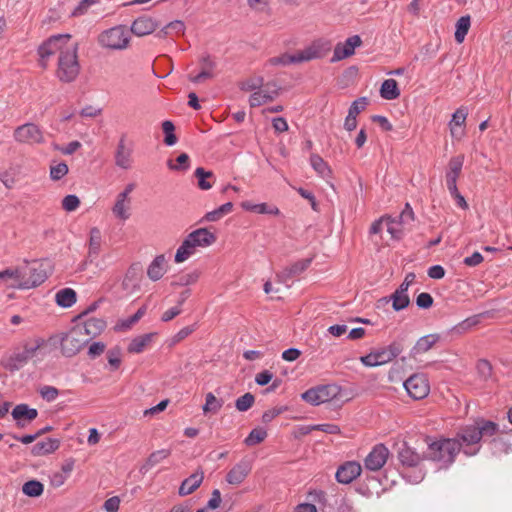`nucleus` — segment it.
Instances as JSON below:
<instances>
[{"label": "nucleus", "instance_id": "e2e57ef3", "mask_svg": "<svg viewBox=\"0 0 512 512\" xmlns=\"http://www.w3.org/2000/svg\"><path fill=\"white\" fill-rule=\"evenodd\" d=\"M403 478L411 483V484H418L424 479V472L421 469H416L413 471H404L402 472Z\"/></svg>", "mask_w": 512, "mask_h": 512}, {"label": "nucleus", "instance_id": "c756f323", "mask_svg": "<svg viewBox=\"0 0 512 512\" xmlns=\"http://www.w3.org/2000/svg\"><path fill=\"white\" fill-rule=\"evenodd\" d=\"M122 287L128 292L139 288V267L137 265L129 267L122 281Z\"/></svg>", "mask_w": 512, "mask_h": 512}, {"label": "nucleus", "instance_id": "72a5a7b5", "mask_svg": "<svg viewBox=\"0 0 512 512\" xmlns=\"http://www.w3.org/2000/svg\"><path fill=\"white\" fill-rule=\"evenodd\" d=\"M480 323V315L470 316L463 321L454 325L448 333H452L455 335H462L466 332L470 331L473 327L477 326Z\"/></svg>", "mask_w": 512, "mask_h": 512}, {"label": "nucleus", "instance_id": "a18cd8bd", "mask_svg": "<svg viewBox=\"0 0 512 512\" xmlns=\"http://www.w3.org/2000/svg\"><path fill=\"white\" fill-rule=\"evenodd\" d=\"M152 337L153 334L149 333L134 338L128 346V351L131 353L142 352L144 348L151 342Z\"/></svg>", "mask_w": 512, "mask_h": 512}, {"label": "nucleus", "instance_id": "f704fd0d", "mask_svg": "<svg viewBox=\"0 0 512 512\" xmlns=\"http://www.w3.org/2000/svg\"><path fill=\"white\" fill-rule=\"evenodd\" d=\"M216 241L214 233L206 228H199L194 230V247H208Z\"/></svg>", "mask_w": 512, "mask_h": 512}, {"label": "nucleus", "instance_id": "2f4dec72", "mask_svg": "<svg viewBox=\"0 0 512 512\" xmlns=\"http://www.w3.org/2000/svg\"><path fill=\"white\" fill-rule=\"evenodd\" d=\"M440 339L438 334H428L418 339L414 345L412 352L414 354H422L430 350Z\"/></svg>", "mask_w": 512, "mask_h": 512}, {"label": "nucleus", "instance_id": "b1692460", "mask_svg": "<svg viewBox=\"0 0 512 512\" xmlns=\"http://www.w3.org/2000/svg\"><path fill=\"white\" fill-rule=\"evenodd\" d=\"M468 111L464 107L458 108L452 115V119L449 122V128L451 136L454 138H461L464 135V127Z\"/></svg>", "mask_w": 512, "mask_h": 512}, {"label": "nucleus", "instance_id": "2eb2a0df", "mask_svg": "<svg viewBox=\"0 0 512 512\" xmlns=\"http://www.w3.org/2000/svg\"><path fill=\"white\" fill-rule=\"evenodd\" d=\"M11 415L16 426L23 429L37 418L38 411L35 408H30L27 404H18L13 408Z\"/></svg>", "mask_w": 512, "mask_h": 512}, {"label": "nucleus", "instance_id": "f8f14e48", "mask_svg": "<svg viewBox=\"0 0 512 512\" xmlns=\"http://www.w3.org/2000/svg\"><path fill=\"white\" fill-rule=\"evenodd\" d=\"M252 461L248 458L241 459L226 474V482L230 485H240L250 474Z\"/></svg>", "mask_w": 512, "mask_h": 512}, {"label": "nucleus", "instance_id": "e433bc0d", "mask_svg": "<svg viewBox=\"0 0 512 512\" xmlns=\"http://www.w3.org/2000/svg\"><path fill=\"white\" fill-rule=\"evenodd\" d=\"M194 176L198 179V186L201 190H209L215 183V177L211 171H206L202 167L194 170Z\"/></svg>", "mask_w": 512, "mask_h": 512}, {"label": "nucleus", "instance_id": "de8ad7c7", "mask_svg": "<svg viewBox=\"0 0 512 512\" xmlns=\"http://www.w3.org/2000/svg\"><path fill=\"white\" fill-rule=\"evenodd\" d=\"M167 166L173 171H186L190 166V157L187 153H182L175 159V161L169 159L167 161Z\"/></svg>", "mask_w": 512, "mask_h": 512}, {"label": "nucleus", "instance_id": "a19ab883", "mask_svg": "<svg viewBox=\"0 0 512 512\" xmlns=\"http://www.w3.org/2000/svg\"><path fill=\"white\" fill-rule=\"evenodd\" d=\"M233 204L231 202L224 203L217 209L213 211L207 212L205 216L200 220V222H215L221 219L224 215L230 213L232 211Z\"/></svg>", "mask_w": 512, "mask_h": 512}, {"label": "nucleus", "instance_id": "864d4df0", "mask_svg": "<svg viewBox=\"0 0 512 512\" xmlns=\"http://www.w3.org/2000/svg\"><path fill=\"white\" fill-rule=\"evenodd\" d=\"M222 405H223V402L221 400L217 399L213 395V393L210 392L206 395V401L202 408H203L204 413H209V412L216 413L218 410H220Z\"/></svg>", "mask_w": 512, "mask_h": 512}, {"label": "nucleus", "instance_id": "052dcab7", "mask_svg": "<svg viewBox=\"0 0 512 512\" xmlns=\"http://www.w3.org/2000/svg\"><path fill=\"white\" fill-rule=\"evenodd\" d=\"M477 372L482 380H488L492 375V366L489 361L481 359L477 363Z\"/></svg>", "mask_w": 512, "mask_h": 512}, {"label": "nucleus", "instance_id": "bf43d9fd", "mask_svg": "<svg viewBox=\"0 0 512 512\" xmlns=\"http://www.w3.org/2000/svg\"><path fill=\"white\" fill-rule=\"evenodd\" d=\"M368 104L367 97H360L352 102L349 107L348 114L357 117L363 110H365Z\"/></svg>", "mask_w": 512, "mask_h": 512}, {"label": "nucleus", "instance_id": "4be33fe9", "mask_svg": "<svg viewBox=\"0 0 512 512\" xmlns=\"http://www.w3.org/2000/svg\"><path fill=\"white\" fill-rule=\"evenodd\" d=\"M157 27L158 24L153 18L143 15L133 21L131 32L138 37H142L151 34Z\"/></svg>", "mask_w": 512, "mask_h": 512}, {"label": "nucleus", "instance_id": "774afa93", "mask_svg": "<svg viewBox=\"0 0 512 512\" xmlns=\"http://www.w3.org/2000/svg\"><path fill=\"white\" fill-rule=\"evenodd\" d=\"M414 218L415 214L409 203L405 204L400 215L397 217V219L400 221L402 225L414 221Z\"/></svg>", "mask_w": 512, "mask_h": 512}, {"label": "nucleus", "instance_id": "13d9d810", "mask_svg": "<svg viewBox=\"0 0 512 512\" xmlns=\"http://www.w3.org/2000/svg\"><path fill=\"white\" fill-rule=\"evenodd\" d=\"M69 169L66 163L61 162L50 168V178L54 181L62 179L67 173Z\"/></svg>", "mask_w": 512, "mask_h": 512}, {"label": "nucleus", "instance_id": "37998d69", "mask_svg": "<svg viewBox=\"0 0 512 512\" xmlns=\"http://www.w3.org/2000/svg\"><path fill=\"white\" fill-rule=\"evenodd\" d=\"M470 17L468 15L462 16L458 19L456 23V30H455V41L460 44L464 41L465 36L468 33V30L470 28Z\"/></svg>", "mask_w": 512, "mask_h": 512}, {"label": "nucleus", "instance_id": "69168bd1", "mask_svg": "<svg viewBox=\"0 0 512 512\" xmlns=\"http://www.w3.org/2000/svg\"><path fill=\"white\" fill-rule=\"evenodd\" d=\"M107 359H108V363L111 366L112 370L118 369L120 364H121V352H120V349H118V348L110 349L107 352Z\"/></svg>", "mask_w": 512, "mask_h": 512}, {"label": "nucleus", "instance_id": "1a4fd4ad", "mask_svg": "<svg viewBox=\"0 0 512 512\" xmlns=\"http://www.w3.org/2000/svg\"><path fill=\"white\" fill-rule=\"evenodd\" d=\"M43 341L37 340L36 344L24 346V349L20 352H16L11 355L7 361L6 368L10 371H17L21 369L24 365L28 363L30 359H32L37 350L41 347Z\"/></svg>", "mask_w": 512, "mask_h": 512}, {"label": "nucleus", "instance_id": "a878e982", "mask_svg": "<svg viewBox=\"0 0 512 512\" xmlns=\"http://www.w3.org/2000/svg\"><path fill=\"white\" fill-rule=\"evenodd\" d=\"M464 164V155H457L450 159L446 171V183H457Z\"/></svg>", "mask_w": 512, "mask_h": 512}, {"label": "nucleus", "instance_id": "4d7b16f0", "mask_svg": "<svg viewBox=\"0 0 512 512\" xmlns=\"http://www.w3.org/2000/svg\"><path fill=\"white\" fill-rule=\"evenodd\" d=\"M269 64L274 66H286L289 64H297L296 57L294 54H282L280 56L272 57L269 59Z\"/></svg>", "mask_w": 512, "mask_h": 512}, {"label": "nucleus", "instance_id": "7c9ffc66", "mask_svg": "<svg viewBox=\"0 0 512 512\" xmlns=\"http://www.w3.org/2000/svg\"><path fill=\"white\" fill-rule=\"evenodd\" d=\"M77 294L72 288H63L55 295V301L58 306L69 308L76 303Z\"/></svg>", "mask_w": 512, "mask_h": 512}, {"label": "nucleus", "instance_id": "8fccbe9b", "mask_svg": "<svg viewBox=\"0 0 512 512\" xmlns=\"http://www.w3.org/2000/svg\"><path fill=\"white\" fill-rule=\"evenodd\" d=\"M266 437L267 431L264 428H254L244 442L247 446H254L264 441Z\"/></svg>", "mask_w": 512, "mask_h": 512}, {"label": "nucleus", "instance_id": "412c9836", "mask_svg": "<svg viewBox=\"0 0 512 512\" xmlns=\"http://www.w3.org/2000/svg\"><path fill=\"white\" fill-rule=\"evenodd\" d=\"M278 95V89L270 88V85H264L252 93L249 97V104L251 107H259L267 102L274 100Z\"/></svg>", "mask_w": 512, "mask_h": 512}, {"label": "nucleus", "instance_id": "f03ea898", "mask_svg": "<svg viewBox=\"0 0 512 512\" xmlns=\"http://www.w3.org/2000/svg\"><path fill=\"white\" fill-rule=\"evenodd\" d=\"M79 72L78 43H74L71 47L61 50L56 75L61 82L71 83L77 78Z\"/></svg>", "mask_w": 512, "mask_h": 512}, {"label": "nucleus", "instance_id": "20e7f679", "mask_svg": "<svg viewBox=\"0 0 512 512\" xmlns=\"http://www.w3.org/2000/svg\"><path fill=\"white\" fill-rule=\"evenodd\" d=\"M129 40V33L122 25L107 29L98 37V42L102 47L112 50H123L127 48Z\"/></svg>", "mask_w": 512, "mask_h": 512}, {"label": "nucleus", "instance_id": "ddd939ff", "mask_svg": "<svg viewBox=\"0 0 512 512\" xmlns=\"http://www.w3.org/2000/svg\"><path fill=\"white\" fill-rule=\"evenodd\" d=\"M361 44L362 40L359 35L348 37L345 42H340L335 46L331 62H338L352 56L355 49Z\"/></svg>", "mask_w": 512, "mask_h": 512}, {"label": "nucleus", "instance_id": "9d476101", "mask_svg": "<svg viewBox=\"0 0 512 512\" xmlns=\"http://www.w3.org/2000/svg\"><path fill=\"white\" fill-rule=\"evenodd\" d=\"M197 70L194 71V83H203L216 76L217 65L209 54L203 53L198 58Z\"/></svg>", "mask_w": 512, "mask_h": 512}, {"label": "nucleus", "instance_id": "c85d7f7f", "mask_svg": "<svg viewBox=\"0 0 512 512\" xmlns=\"http://www.w3.org/2000/svg\"><path fill=\"white\" fill-rule=\"evenodd\" d=\"M60 446V441L54 438H47L43 441L36 443L31 452L34 456H43L49 453L54 452Z\"/></svg>", "mask_w": 512, "mask_h": 512}, {"label": "nucleus", "instance_id": "aec40b11", "mask_svg": "<svg viewBox=\"0 0 512 512\" xmlns=\"http://www.w3.org/2000/svg\"><path fill=\"white\" fill-rule=\"evenodd\" d=\"M76 326L80 328L85 338H89L90 341L102 333L106 327V321L102 318L91 317L82 324H77Z\"/></svg>", "mask_w": 512, "mask_h": 512}, {"label": "nucleus", "instance_id": "c9c22d12", "mask_svg": "<svg viewBox=\"0 0 512 512\" xmlns=\"http://www.w3.org/2000/svg\"><path fill=\"white\" fill-rule=\"evenodd\" d=\"M380 96L385 100L397 99L400 96V90L396 80H384L380 88Z\"/></svg>", "mask_w": 512, "mask_h": 512}, {"label": "nucleus", "instance_id": "58836bf2", "mask_svg": "<svg viewBox=\"0 0 512 512\" xmlns=\"http://www.w3.org/2000/svg\"><path fill=\"white\" fill-rule=\"evenodd\" d=\"M310 165L321 178L327 179L331 176L330 167L319 155L312 154L310 156Z\"/></svg>", "mask_w": 512, "mask_h": 512}, {"label": "nucleus", "instance_id": "338daca9", "mask_svg": "<svg viewBox=\"0 0 512 512\" xmlns=\"http://www.w3.org/2000/svg\"><path fill=\"white\" fill-rule=\"evenodd\" d=\"M98 2H99V0H81L79 2V4L72 11V16L78 17L81 15H84L90 6H92Z\"/></svg>", "mask_w": 512, "mask_h": 512}, {"label": "nucleus", "instance_id": "3c124183", "mask_svg": "<svg viewBox=\"0 0 512 512\" xmlns=\"http://www.w3.org/2000/svg\"><path fill=\"white\" fill-rule=\"evenodd\" d=\"M101 246V233L99 229L92 228L90 231L89 255L97 256Z\"/></svg>", "mask_w": 512, "mask_h": 512}, {"label": "nucleus", "instance_id": "cd10ccee", "mask_svg": "<svg viewBox=\"0 0 512 512\" xmlns=\"http://www.w3.org/2000/svg\"><path fill=\"white\" fill-rule=\"evenodd\" d=\"M241 207L245 211L254 212L257 214H268V215H279L280 210L275 205H269L267 203H253L251 201H244L241 203Z\"/></svg>", "mask_w": 512, "mask_h": 512}, {"label": "nucleus", "instance_id": "f257e3e1", "mask_svg": "<svg viewBox=\"0 0 512 512\" xmlns=\"http://www.w3.org/2000/svg\"><path fill=\"white\" fill-rule=\"evenodd\" d=\"M497 423L477 419L474 423L463 426L454 439H441L428 445L426 457L438 465V469L448 468L456 455L462 451L466 456H474L481 449V440L496 435Z\"/></svg>", "mask_w": 512, "mask_h": 512}, {"label": "nucleus", "instance_id": "c03bdc74", "mask_svg": "<svg viewBox=\"0 0 512 512\" xmlns=\"http://www.w3.org/2000/svg\"><path fill=\"white\" fill-rule=\"evenodd\" d=\"M385 223L387 226V232L391 235L394 240H400L403 237L402 224L397 218L391 216H385Z\"/></svg>", "mask_w": 512, "mask_h": 512}, {"label": "nucleus", "instance_id": "423d86ee", "mask_svg": "<svg viewBox=\"0 0 512 512\" xmlns=\"http://www.w3.org/2000/svg\"><path fill=\"white\" fill-rule=\"evenodd\" d=\"M61 352L66 357L76 355L81 348L89 342V338H85L80 328L76 325L68 332L59 336Z\"/></svg>", "mask_w": 512, "mask_h": 512}, {"label": "nucleus", "instance_id": "39448f33", "mask_svg": "<svg viewBox=\"0 0 512 512\" xmlns=\"http://www.w3.org/2000/svg\"><path fill=\"white\" fill-rule=\"evenodd\" d=\"M47 279L43 265L39 262H32L21 266V278L17 284L19 289H30L39 286Z\"/></svg>", "mask_w": 512, "mask_h": 512}, {"label": "nucleus", "instance_id": "7ed1b4c3", "mask_svg": "<svg viewBox=\"0 0 512 512\" xmlns=\"http://www.w3.org/2000/svg\"><path fill=\"white\" fill-rule=\"evenodd\" d=\"M399 343L393 342L386 347L374 350L360 357V362L366 367H377L389 363L402 352Z\"/></svg>", "mask_w": 512, "mask_h": 512}, {"label": "nucleus", "instance_id": "dca6fc26", "mask_svg": "<svg viewBox=\"0 0 512 512\" xmlns=\"http://www.w3.org/2000/svg\"><path fill=\"white\" fill-rule=\"evenodd\" d=\"M327 50L328 47L324 42L315 41L303 50L296 52L294 55L297 63H302L323 57Z\"/></svg>", "mask_w": 512, "mask_h": 512}, {"label": "nucleus", "instance_id": "6e6d98bb", "mask_svg": "<svg viewBox=\"0 0 512 512\" xmlns=\"http://www.w3.org/2000/svg\"><path fill=\"white\" fill-rule=\"evenodd\" d=\"M255 401L254 396L251 393H245L239 397L235 402V407L240 412H245L251 408Z\"/></svg>", "mask_w": 512, "mask_h": 512}, {"label": "nucleus", "instance_id": "f3484780", "mask_svg": "<svg viewBox=\"0 0 512 512\" xmlns=\"http://www.w3.org/2000/svg\"><path fill=\"white\" fill-rule=\"evenodd\" d=\"M330 390L331 386L328 385L310 388L302 394V399L311 405L317 406L328 402L332 398Z\"/></svg>", "mask_w": 512, "mask_h": 512}, {"label": "nucleus", "instance_id": "393cba45", "mask_svg": "<svg viewBox=\"0 0 512 512\" xmlns=\"http://www.w3.org/2000/svg\"><path fill=\"white\" fill-rule=\"evenodd\" d=\"M398 459L403 466L414 468L420 463L421 456L413 448L403 444L399 449Z\"/></svg>", "mask_w": 512, "mask_h": 512}, {"label": "nucleus", "instance_id": "4468645a", "mask_svg": "<svg viewBox=\"0 0 512 512\" xmlns=\"http://www.w3.org/2000/svg\"><path fill=\"white\" fill-rule=\"evenodd\" d=\"M14 137L18 142L29 144L41 143L43 141L42 131L33 123H27L18 127L15 130Z\"/></svg>", "mask_w": 512, "mask_h": 512}, {"label": "nucleus", "instance_id": "bb28decb", "mask_svg": "<svg viewBox=\"0 0 512 512\" xmlns=\"http://www.w3.org/2000/svg\"><path fill=\"white\" fill-rule=\"evenodd\" d=\"M166 272V259L163 254L158 255L150 263L147 269V275L150 280L157 281L161 279Z\"/></svg>", "mask_w": 512, "mask_h": 512}, {"label": "nucleus", "instance_id": "5701e85b", "mask_svg": "<svg viewBox=\"0 0 512 512\" xmlns=\"http://www.w3.org/2000/svg\"><path fill=\"white\" fill-rule=\"evenodd\" d=\"M132 149L126 146L125 136H122L118 142L115 152V164L119 168L129 169L132 164Z\"/></svg>", "mask_w": 512, "mask_h": 512}, {"label": "nucleus", "instance_id": "5fc2aeb1", "mask_svg": "<svg viewBox=\"0 0 512 512\" xmlns=\"http://www.w3.org/2000/svg\"><path fill=\"white\" fill-rule=\"evenodd\" d=\"M21 278V266L17 268H7L3 271H0V280H8L12 279L14 281L11 284L12 287L17 288V284Z\"/></svg>", "mask_w": 512, "mask_h": 512}, {"label": "nucleus", "instance_id": "4c0bfd02", "mask_svg": "<svg viewBox=\"0 0 512 512\" xmlns=\"http://www.w3.org/2000/svg\"><path fill=\"white\" fill-rule=\"evenodd\" d=\"M130 201L117 195L116 202L112 208L114 216L120 220H127L130 217Z\"/></svg>", "mask_w": 512, "mask_h": 512}, {"label": "nucleus", "instance_id": "49530a36", "mask_svg": "<svg viewBox=\"0 0 512 512\" xmlns=\"http://www.w3.org/2000/svg\"><path fill=\"white\" fill-rule=\"evenodd\" d=\"M44 491V485L37 480H29L22 486V492L29 497H39Z\"/></svg>", "mask_w": 512, "mask_h": 512}, {"label": "nucleus", "instance_id": "603ef678", "mask_svg": "<svg viewBox=\"0 0 512 512\" xmlns=\"http://www.w3.org/2000/svg\"><path fill=\"white\" fill-rule=\"evenodd\" d=\"M263 84V77L255 76L241 82L240 89L243 91H249L254 93L256 90H259V88H261Z\"/></svg>", "mask_w": 512, "mask_h": 512}, {"label": "nucleus", "instance_id": "680f3d73", "mask_svg": "<svg viewBox=\"0 0 512 512\" xmlns=\"http://www.w3.org/2000/svg\"><path fill=\"white\" fill-rule=\"evenodd\" d=\"M221 502V493L218 489H215L212 492V496L207 502L206 506L200 509H197L196 512H206L207 510L211 509L214 510L219 507Z\"/></svg>", "mask_w": 512, "mask_h": 512}, {"label": "nucleus", "instance_id": "9b49d317", "mask_svg": "<svg viewBox=\"0 0 512 512\" xmlns=\"http://www.w3.org/2000/svg\"><path fill=\"white\" fill-rule=\"evenodd\" d=\"M389 450L384 444L375 445L364 459V467L369 471H379L387 462Z\"/></svg>", "mask_w": 512, "mask_h": 512}, {"label": "nucleus", "instance_id": "473e14b6", "mask_svg": "<svg viewBox=\"0 0 512 512\" xmlns=\"http://www.w3.org/2000/svg\"><path fill=\"white\" fill-rule=\"evenodd\" d=\"M379 301L384 303H389L390 301H392V307L397 312L404 310L410 304L408 294L399 293L397 291H394V293L390 297H383Z\"/></svg>", "mask_w": 512, "mask_h": 512}, {"label": "nucleus", "instance_id": "0eeeda50", "mask_svg": "<svg viewBox=\"0 0 512 512\" xmlns=\"http://www.w3.org/2000/svg\"><path fill=\"white\" fill-rule=\"evenodd\" d=\"M70 38V34H57L44 41L38 48L41 66L46 67L45 60L51 55L57 52H59L60 55L61 50H65V48L71 47V45L68 44Z\"/></svg>", "mask_w": 512, "mask_h": 512}, {"label": "nucleus", "instance_id": "79ce46f5", "mask_svg": "<svg viewBox=\"0 0 512 512\" xmlns=\"http://www.w3.org/2000/svg\"><path fill=\"white\" fill-rule=\"evenodd\" d=\"M161 128L164 134V144L169 147L174 146L178 141L174 123L170 120H165L162 122Z\"/></svg>", "mask_w": 512, "mask_h": 512}, {"label": "nucleus", "instance_id": "6e6552de", "mask_svg": "<svg viewBox=\"0 0 512 512\" xmlns=\"http://www.w3.org/2000/svg\"><path fill=\"white\" fill-rule=\"evenodd\" d=\"M403 386L408 395L414 400H421L428 396L430 385L424 374H413L404 383Z\"/></svg>", "mask_w": 512, "mask_h": 512}, {"label": "nucleus", "instance_id": "09e8293b", "mask_svg": "<svg viewBox=\"0 0 512 512\" xmlns=\"http://www.w3.org/2000/svg\"><path fill=\"white\" fill-rule=\"evenodd\" d=\"M170 452L166 449H161L158 451L153 452L149 458L147 459L146 463L143 465L142 469L145 471H148L156 464L160 463L162 460L167 458L169 456Z\"/></svg>", "mask_w": 512, "mask_h": 512}, {"label": "nucleus", "instance_id": "a211bd4d", "mask_svg": "<svg viewBox=\"0 0 512 512\" xmlns=\"http://www.w3.org/2000/svg\"><path fill=\"white\" fill-rule=\"evenodd\" d=\"M362 467L358 462L350 461L341 465L336 471L335 477L339 483L349 484L360 476Z\"/></svg>", "mask_w": 512, "mask_h": 512}, {"label": "nucleus", "instance_id": "ea45409f", "mask_svg": "<svg viewBox=\"0 0 512 512\" xmlns=\"http://www.w3.org/2000/svg\"><path fill=\"white\" fill-rule=\"evenodd\" d=\"M192 255V232L187 234L181 246L177 249L174 261L182 263Z\"/></svg>", "mask_w": 512, "mask_h": 512}, {"label": "nucleus", "instance_id": "0e129e2a", "mask_svg": "<svg viewBox=\"0 0 512 512\" xmlns=\"http://www.w3.org/2000/svg\"><path fill=\"white\" fill-rule=\"evenodd\" d=\"M80 205V200L76 195H67L62 200V207L67 212L75 211Z\"/></svg>", "mask_w": 512, "mask_h": 512}, {"label": "nucleus", "instance_id": "6ab92c4d", "mask_svg": "<svg viewBox=\"0 0 512 512\" xmlns=\"http://www.w3.org/2000/svg\"><path fill=\"white\" fill-rule=\"evenodd\" d=\"M312 259H302L299 261H296L295 263L291 264L290 266L283 269L281 272L277 274V278L281 283L288 285V282L295 276L300 275L302 272H304L311 264Z\"/></svg>", "mask_w": 512, "mask_h": 512}]
</instances>
